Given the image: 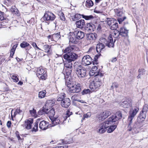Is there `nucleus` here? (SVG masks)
Returning <instances> with one entry per match:
<instances>
[{
    "instance_id": "4c0bfd02",
    "label": "nucleus",
    "mask_w": 148,
    "mask_h": 148,
    "mask_svg": "<svg viewBox=\"0 0 148 148\" xmlns=\"http://www.w3.org/2000/svg\"><path fill=\"white\" fill-rule=\"evenodd\" d=\"M54 104V102L51 100H48L47 101L45 104V107H51Z\"/></svg>"
},
{
    "instance_id": "2f4dec72",
    "label": "nucleus",
    "mask_w": 148,
    "mask_h": 148,
    "mask_svg": "<svg viewBox=\"0 0 148 148\" xmlns=\"http://www.w3.org/2000/svg\"><path fill=\"white\" fill-rule=\"evenodd\" d=\"M10 11L12 14L17 16L20 15V13L18 9L15 7H12L10 9Z\"/></svg>"
},
{
    "instance_id": "412c9836",
    "label": "nucleus",
    "mask_w": 148,
    "mask_h": 148,
    "mask_svg": "<svg viewBox=\"0 0 148 148\" xmlns=\"http://www.w3.org/2000/svg\"><path fill=\"white\" fill-rule=\"evenodd\" d=\"M139 108L137 107H134L132 108L129 112V116L134 117L138 112Z\"/></svg>"
},
{
    "instance_id": "a211bd4d",
    "label": "nucleus",
    "mask_w": 148,
    "mask_h": 148,
    "mask_svg": "<svg viewBox=\"0 0 148 148\" xmlns=\"http://www.w3.org/2000/svg\"><path fill=\"white\" fill-rule=\"evenodd\" d=\"M71 104V101L68 98H64L61 103V106L64 108L68 107Z\"/></svg>"
},
{
    "instance_id": "79ce46f5",
    "label": "nucleus",
    "mask_w": 148,
    "mask_h": 148,
    "mask_svg": "<svg viewBox=\"0 0 148 148\" xmlns=\"http://www.w3.org/2000/svg\"><path fill=\"white\" fill-rule=\"evenodd\" d=\"M73 142V139L71 138H70L68 140L66 138L64 140H63L62 143H63L64 144H68L72 143Z\"/></svg>"
},
{
    "instance_id": "7c9ffc66",
    "label": "nucleus",
    "mask_w": 148,
    "mask_h": 148,
    "mask_svg": "<svg viewBox=\"0 0 148 148\" xmlns=\"http://www.w3.org/2000/svg\"><path fill=\"white\" fill-rule=\"evenodd\" d=\"M47 114H48L50 119H51V118H53L55 114V111L54 109L52 108L49 111H47Z\"/></svg>"
},
{
    "instance_id": "a18cd8bd",
    "label": "nucleus",
    "mask_w": 148,
    "mask_h": 148,
    "mask_svg": "<svg viewBox=\"0 0 148 148\" xmlns=\"http://www.w3.org/2000/svg\"><path fill=\"white\" fill-rule=\"evenodd\" d=\"M120 35V33L119 31L115 30L114 31V33L113 34V36L115 38H117L118 37L119 35Z\"/></svg>"
},
{
    "instance_id": "6ab92c4d",
    "label": "nucleus",
    "mask_w": 148,
    "mask_h": 148,
    "mask_svg": "<svg viewBox=\"0 0 148 148\" xmlns=\"http://www.w3.org/2000/svg\"><path fill=\"white\" fill-rule=\"evenodd\" d=\"M73 33L77 40L81 39L84 37V33L81 31H75Z\"/></svg>"
},
{
    "instance_id": "1a4fd4ad",
    "label": "nucleus",
    "mask_w": 148,
    "mask_h": 148,
    "mask_svg": "<svg viewBox=\"0 0 148 148\" xmlns=\"http://www.w3.org/2000/svg\"><path fill=\"white\" fill-rule=\"evenodd\" d=\"M122 117V114L120 111L116 112L114 115L110 117L108 120L111 123H114L116 121V124H118L117 121L119 119H121Z\"/></svg>"
},
{
    "instance_id": "f03ea898",
    "label": "nucleus",
    "mask_w": 148,
    "mask_h": 148,
    "mask_svg": "<svg viewBox=\"0 0 148 148\" xmlns=\"http://www.w3.org/2000/svg\"><path fill=\"white\" fill-rule=\"evenodd\" d=\"M103 75V74L101 73H99L96 75L93 82L90 85L89 87L92 90H95L101 85Z\"/></svg>"
},
{
    "instance_id": "37998d69",
    "label": "nucleus",
    "mask_w": 148,
    "mask_h": 148,
    "mask_svg": "<svg viewBox=\"0 0 148 148\" xmlns=\"http://www.w3.org/2000/svg\"><path fill=\"white\" fill-rule=\"evenodd\" d=\"M22 111L20 109V108H18L14 112L13 116L15 117L16 115L17 114H22Z\"/></svg>"
},
{
    "instance_id": "20e7f679",
    "label": "nucleus",
    "mask_w": 148,
    "mask_h": 148,
    "mask_svg": "<svg viewBox=\"0 0 148 148\" xmlns=\"http://www.w3.org/2000/svg\"><path fill=\"white\" fill-rule=\"evenodd\" d=\"M64 61V65L66 68L65 71L64 72V74L69 76L71 74L73 69V63L74 62L68 59H65Z\"/></svg>"
},
{
    "instance_id": "dca6fc26",
    "label": "nucleus",
    "mask_w": 148,
    "mask_h": 148,
    "mask_svg": "<svg viewBox=\"0 0 148 148\" xmlns=\"http://www.w3.org/2000/svg\"><path fill=\"white\" fill-rule=\"evenodd\" d=\"M120 106L124 108H129L132 105L131 101L129 99H126L124 101L120 103Z\"/></svg>"
},
{
    "instance_id": "473e14b6",
    "label": "nucleus",
    "mask_w": 148,
    "mask_h": 148,
    "mask_svg": "<svg viewBox=\"0 0 148 148\" xmlns=\"http://www.w3.org/2000/svg\"><path fill=\"white\" fill-rule=\"evenodd\" d=\"M105 47L104 44L102 43L97 44L96 46V51L98 53L100 52Z\"/></svg>"
},
{
    "instance_id": "0eeeda50",
    "label": "nucleus",
    "mask_w": 148,
    "mask_h": 148,
    "mask_svg": "<svg viewBox=\"0 0 148 148\" xmlns=\"http://www.w3.org/2000/svg\"><path fill=\"white\" fill-rule=\"evenodd\" d=\"M66 84L69 88V92L71 93H78L81 91V88L80 84H75L74 85L68 83H66Z\"/></svg>"
},
{
    "instance_id": "052dcab7",
    "label": "nucleus",
    "mask_w": 148,
    "mask_h": 148,
    "mask_svg": "<svg viewBox=\"0 0 148 148\" xmlns=\"http://www.w3.org/2000/svg\"><path fill=\"white\" fill-rule=\"evenodd\" d=\"M81 17V15L80 14H76L74 15V18L76 20L79 19Z\"/></svg>"
},
{
    "instance_id": "09e8293b",
    "label": "nucleus",
    "mask_w": 148,
    "mask_h": 148,
    "mask_svg": "<svg viewBox=\"0 0 148 148\" xmlns=\"http://www.w3.org/2000/svg\"><path fill=\"white\" fill-rule=\"evenodd\" d=\"M119 86V85L116 82H114L112 84V85L111 87V89H113L114 88H117Z\"/></svg>"
},
{
    "instance_id": "6e6d98bb",
    "label": "nucleus",
    "mask_w": 148,
    "mask_h": 148,
    "mask_svg": "<svg viewBox=\"0 0 148 148\" xmlns=\"http://www.w3.org/2000/svg\"><path fill=\"white\" fill-rule=\"evenodd\" d=\"M78 96L77 95H74L72 96L71 99L73 101H79V99H78L77 98Z\"/></svg>"
},
{
    "instance_id": "9d476101",
    "label": "nucleus",
    "mask_w": 148,
    "mask_h": 148,
    "mask_svg": "<svg viewBox=\"0 0 148 148\" xmlns=\"http://www.w3.org/2000/svg\"><path fill=\"white\" fill-rule=\"evenodd\" d=\"M46 72L42 67H39L37 69L36 75L39 78L42 80H45L47 77Z\"/></svg>"
},
{
    "instance_id": "c03bdc74",
    "label": "nucleus",
    "mask_w": 148,
    "mask_h": 148,
    "mask_svg": "<svg viewBox=\"0 0 148 148\" xmlns=\"http://www.w3.org/2000/svg\"><path fill=\"white\" fill-rule=\"evenodd\" d=\"M58 15L62 20L64 21L65 20L66 18L62 12H60L58 13Z\"/></svg>"
},
{
    "instance_id": "e2e57ef3",
    "label": "nucleus",
    "mask_w": 148,
    "mask_h": 148,
    "mask_svg": "<svg viewBox=\"0 0 148 148\" xmlns=\"http://www.w3.org/2000/svg\"><path fill=\"white\" fill-rule=\"evenodd\" d=\"M91 114L90 112H88L86 114H85L84 115V118H88L90 117L91 116Z\"/></svg>"
},
{
    "instance_id": "4be33fe9",
    "label": "nucleus",
    "mask_w": 148,
    "mask_h": 148,
    "mask_svg": "<svg viewBox=\"0 0 148 148\" xmlns=\"http://www.w3.org/2000/svg\"><path fill=\"white\" fill-rule=\"evenodd\" d=\"M48 126V123L45 121H42L40 123L39 127L42 130H46Z\"/></svg>"
},
{
    "instance_id": "ea45409f",
    "label": "nucleus",
    "mask_w": 148,
    "mask_h": 148,
    "mask_svg": "<svg viewBox=\"0 0 148 148\" xmlns=\"http://www.w3.org/2000/svg\"><path fill=\"white\" fill-rule=\"evenodd\" d=\"M115 12L116 15L119 17L122 16L123 14V12L121 11L120 9H116L114 10Z\"/></svg>"
},
{
    "instance_id": "774afa93",
    "label": "nucleus",
    "mask_w": 148,
    "mask_h": 148,
    "mask_svg": "<svg viewBox=\"0 0 148 148\" xmlns=\"http://www.w3.org/2000/svg\"><path fill=\"white\" fill-rule=\"evenodd\" d=\"M11 122L10 121H8L7 123V126L8 128H10L11 127Z\"/></svg>"
},
{
    "instance_id": "4d7b16f0",
    "label": "nucleus",
    "mask_w": 148,
    "mask_h": 148,
    "mask_svg": "<svg viewBox=\"0 0 148 148\" xmlns=\"http://www.w3.org/2000/svg\"><path fill=\"white\" fill-rule=\"evenodd\" d=\"M5 18L4 16V13L3 12L0 11V20L3 21L5 20Z\"/></svg>"
},
{
    "instance_id": "c85d7f7f",
    "label": "nucleus",
    "mask_w": 148,
    "mask_h": 148,
    "mask_svg": "<svg viewBox=\"0 0 148 148\" xmlns=\"http://www.w3.org/2000/svg\"><path fill=\"white\" fill-rule=\"evenodd\" d=\"M114 124H115V122L111 123L110 125H109V126L108 127L109 128L107 130V132L108 133H111L117 127L116 125H113Z\"/></svg>"
},
{
    "instance_id": "f704fd0d",
    "label": "nucleus",
    "mask_w": 148,
    "mask_h": 148,
    "mask_svg": "<svg viewBox=\"0 0 148 148\" xmlns=\"http://www.w3.org/2000/svg\"><path fill=\"white\" fill-rule=\"evenodd\" d=\"M40 118L37 119L36 122L34 123V126L33 127L32 129V132H36L38 130V123L40 120Z\"/></svg>"
},
{
    "instance_id": "f8f14e48",
    "label": "nucleus",
    "mask_w": 148,
    "mask_h": 148,
    "mask_svg": "<svg viewBox=\"0 0 148 148\" xmlns=\"http://www.w3.org/2000/svg\"><path fill=\"white\" fill-rule=\"evenodd\" d=\"M64 58L65 59H68L69 60L74 61L76 60L78 57V55L74 52H71L69 54H65L64 56Z\"/></svg>"
},
{
    "instance_id": "72a5a7b5",
    "label": "nucleus",
    "mask_w": 148,
    "mask_h": 148,
    "mask_svg": "<svg viewBox=\"0 0 148 148\" xmlns=\"http://www.w3.org/2000/svg\"><path fill=\"white\" fill-rule=\"evenodd\" d=\"M86 7L87 8H90L94 5L93 2L91 0H86L85 3Z\"/></svg>"
},
{
    "instance_id": "aec40b11",
    "label": "nucleus",
    "mask_w": 148,
    "mask_h": 148,
    "mask_svg": "<svg viewBox=\"0 0 148 148\" xmlns=\"http://www.w3.org/2000/svg\"><path fill=\"white\" fill-rule=\"evenodd\" d=\"M146 116V112H140L139 116L137 118V121L138 123V125L140 124V122H142L144 121Z\"/></svg>"
},
{
    "instance_id": "3c124183",
    "label": "nucleus",
    "mask_w": 148,
    "mask_h": 148,
    "mask_svg": "<svg viewBox=\"0 0 148 148\" xmlns=\"http://www.w3.org/2000/svg\"><path fill=\"white\" fill-rule=\"evenodd\" d=\"M148 109V105L147 104L145 105L143 108V110L142 111V112H146L147 113V112Z\"/></svg>"
},
{
    "instance_id": "69168bd1",
    "label": "nucleus",
    "mask_w": 148,
    "mask_h": 148,
    "mask_svg": "<svg viewBox=\"0 0 148 148\" xmlns=\"http://www.w3.org/2000/svg\"><path fill=\"white\" fill-rule=\"evenodd\" d=\"M16 136L18 138V140H21V138L20 137V135L19 134V133L18 132H16Z\"/></svg>"
},
{
    "instance_id": "f257e3e1",
    "label": "nucleus",
    "mask_w": 148,
    "mask_h": 148,
    "mask_svg": "<svg viewBox=\"0 0 148 148\" xmlns=\"http://www.w3.org/2000/svg\"><path fill=\"white\" fill-rule=\"evenodd\" d=\"M72 112L69 110H67L65 114H63V116L57 118L53 117L51 118V126L53 127L58 124H62L68 118L70 115L72 114Z\"/></svg>"
},
{
    "instance_id": "ddd939ff",
    "label": "nucleus",
    "mask_w": 148,
    "mask_h": 148,
    "mask_svg": "<svg viewBox=\"0 0 148 148\" xmlns=\"http://www.w3.org/2000/svg\"><path fill=\"white\" fill-rule=\"evenodd\" d=\"M55 18V15L52 13L49 12H46L45 13L43 17L45 21H53Z\"/></svg>"
},
{
    "instance_id": "338daca9",
    "label": "nucleus",
    "mask_w": 148,
    "mask_h": 148,
    "mask_svg": "<svg viewBox=\"0 0 148 148\" xmlns=\"http://www.w3.org/2000/svg\"><path fill=\"white\" fill-rule=\"evenodd\" d=\"M14 51V50H11L10 51V57H12L13 56L14 54V53L15 52Z\"/></svg>"
},
{
    "instance_id": "9b49d317",
    "label": "nucleus",
    "mask_w": 148,
    "mask_h": 148,
    "mask_svg": "<svg viewBox=\"0 0 148 148\" xmlns=\"http://www.w3.org/2000/svg\"><path fill=\"white\" fill-rule=\"evenodd\" d=\"M107 23L110 28L112 30H116L118 27V24L116 20L113 18H107Z\"/></svg>"
},
{
    "instance_id": "a19ab883",
    "label": "nucleus",
    "mask_w": 148,
    "mask_h": 148,
    "mask_svg": "<svg viewBox=\"0 0 148 148\" xmlns=\"http://www.w3.org/2000/svg\"><path fill=\"white\" fill-rule=\"evenodd\" d=\"M65 97V94L64 93H62L58 96L57 100L58 101H62L64 99Z\"/></svg>"
},
{
    "instance_id": "7ed1b4c3",
    "label": "nucleus",
    "mask_w": 148,
    "mask_h": 148,
    "mask_svg": "<svg viewBox=\"0 0 148 148\" xmlns=\"http://www.w3.org/2000/svg\"><path fill=\"white\" fill-rule=\"evenodd\" d=\"M75 72L78 77L81 79H84L87 76L86 69L80 65H75Z\"/></svg>"
},
{
    "instance_id": "2eb2a0df",
    "label": "nucleus",
    "mask_w": 148,
    "mask_h": 148,
    "mask_svg": "<svg viewBox=\"0 0 148 148\" xmlns=\"http://www.w3.org/2000/svg\"><path fill=\"white\" fill-rule=\"evenodd\" d=\"M92 62V59L89 55H86L84 56L82 59V64L84 66L90 64Z\"/></svg>"
},
{
    "instance_id": "393cba45",
    "label": "nucleus",
    "mask_w": 148,
    "mask_h": 148,
    "mask_svg": "<svg viewBox=\"0 0 148 148\" xmlns=\"http://www.w3.org/2000/svg\"><path fill=\"white\" fill-rule=\"evenodd\" d=\"M97 67V66H95L92 67L91 70L89 72V74L90 76H92L96 75L97 74L99 73H100L99 72H98Z\"/></svg>"
},
{
    "instance_id": "5701e85b",
    "label": "nucleus",
    "mask_w": 148,
    "mask_h": 148,
    "mask_svg": "<svg viewBox=\"0 0 148 148\" xmlns=\"http://www.w3.org/2000/svg\"><path fill=\"white\" fill-rule=\"evenodd\" d=\"M69 42L73 43H76L77 42V39L76 37L73 32L71 33L69 36Z\"/></svg>"
},
{
    "instance_id": "5fc2aeb1",
    "label": "nucleus",
    "mask_w": 148,
    "mask_h": 148,
    "mask_svg": "<svg viewBox=\"0 0 148 148\" xmlns=\"http://www.w3.org/2000/svg\"><path fill=\"white\" fill-rule=\"evenodd\" d=\"M126 18V17L125 16H124L123 17L118 18V21L119 24H121Z\"/></svg>"
},
{
    "instance_id": "0e129e2a",
    "label": "nucleus",
    "mask_w": 148,
    "mask_h": 148,
    "mask_svg": "<svg viewBox=\"0 0 148 148\" xmlns=\"http://www.w3.org/2000/svg\"><path fill=\"white\" fill-rule=\"evenodd\" d=\"M33 47L34 48H36L38 49H40L37 46L36 43L35 42H33L31 44Z\"/></svg>"
},
{
    "instance_id": "f3484780",
    "label": "nucleus",
    "mask_w": 148,
    "mask_h": 148,
    "mask_svg": "<svg viewBox=\"0 0 148 148\" xmlns=\"http://www.w3.org/2000/svg\"><path fill=\"white\" fill-rule=\"evenodd\" d=\"M33 122V119H29L25 121L24 124L23 125V126L27 129H30L31 128Z\"/></svg>"
},
{
    "instance_id": "cd10ccee",
    "label": "nucleus",
    "mask_w": 148,
    "mask_h": 148,
    "mask_svg": "<svg viewBox=\"0 0 148 148\" xmlns=\"http://www.w3.org/2000/svg\"><path fill=\"white\" fill-rule=\"evenodd\" d=\"M119 32L120 33V35L122 36L125 37L128 35V30L124 27L121 28Z\"/></svg>"
},
{
    "instance_id": "8fccbe9b",
    "label": "nucleus",
    "mask_w": 148,
    "mask_h": 148,
    "mask_svg": "<svg viewBox=\"0 0 148 148\" xmlns=\"http://www.w3.org/2000/svg\"><path fill=\"white\" fill-rule=\"evenodd\" d=\"M54 38H55L56 39H58L60 37V32H58L56 34H53L52 36Z\"/></svg>"
},
{
    "instance_id": "bf43d9fd",
    "label": "nucleus",
    "mask_w": 148,
    "mask_h": 148,
    "mask_svg": "<svg viewBox=\"0 0 148 148\" xmlns=\"http://www.w3.org/2000/svg\"><path fill=\"white\" fill-rule=\"evenodd\" d=\"M138 72L140 75H143L145 73V70L144 69H139L138 70Z\"/></svg>"
},
{
    "instance_id": "e433bc0d",
    "label": "nucleus",
    "mask_w": 148,
    "mask_h": 148,
    "mask_svg": "<svg viewBox=\"0 0 148 148\" xmlns=\"http://www.w3.org/2000/svg\"><path fill=\"white\" fill-rule=\"evenodd\" d=\"M46 92L45 90H42L39 92L38 97L40 99H42L45 97Z\"/></svg>"
},
{
    "instance_id": "a878e982",
    "label": "nucleus",
    "mask_w": 148,
    "mask_h": 148,
    "mask_svg": "<svg viewBox=\"0 0 148 148\" xmlns=\"http://www.w3.org/2000/svg\"><path fill=\"white\" fill-rule=\"evenodd\" d=\"M86 30L90 32L94 31L96 28L95 26L92 23H88L86 27Z\"/></svg>"
},
{
    "instance_id": "680f3d73",
    "label": "nucleus",
    "mask_w": 148,
    "mask_h": 148,
    "mask_svg": "<svg viewBox=\"0 0 148 148\" xmlns=\"http://www.w3.org/2000/svg\"><path fill=\"white\" fill-rule=\"evenodd\" d=\"M90 90L88 89L84 90L82 92V95H84L88 93L89 91Z\"/></svg>"
},
{
    "instance_id": "39448f33",
    "label": "nucleus",
    "mask_w": 148,
    "mask_h": 148,
    "mask_svg": "<svg viewBox=\"0 0 148 148\" xmlns=\"http://www.w3.org/2000/svg\"><path fill=\"white\" fill-rule=\"evenodd\" d=\"M134 118V117H132V116L129 115L128 118V122L129 123L128 126L127 130L129 131H132L133 133H134L135 132V131L134 132V131L136 128H140L141 127V126H140L139 125H138V122L135 123L134 125L133 126L132 123L133 122L132 120Z\"/></svg>"
},
{
    "instance_id": "49530a36",
    "label": "nucleus",
    "mask_w": 148,
    "mask_h": 148,
    "mask_svg": "<svg viewBox=\"0 0 148 148\" xmlns=\"http://www.w3.org/2000/svg\"><path fill=\"white\" fill-rule=\"evenodd\" d=\"M12 78L13 80V81L14 82H16L18 81V79L16 75H12Z\"/></svg>"
},
{
    "instance_id": "603ef678",
    "label": "nucleus",
    "mask_w": 148,
    "mask_h": 148,
    "mask_svg": "<svg viewBox=\"0 0 148 148\" xmlns=\"http://www.w3.org/2000/svg\"><path fill=\"white\" fill-rule=\"evenodd\" d=\"M83 18L86 20H90L93 18V16L92 15L90 16H84L82 15Z\"/></svg>"
},
{
    "instance_id": "bb28decb",
    "label": "nucleus",
    "mask_w": 148,
    "mask_h": 148,
    "mask_svg": "<svg viewBox=\"0 0 148 148\" xmlns=\"http://www.w3.org/2000/svg\"><path fill=\"white\" fill-rule=\"evenodd\" d=\"M97 37V35L95 33H90L87 34V39L88 40H95L96 39Z\"/></svg>"
},
{
    "instance_id": "423d86ee",
    "label": "nucleus",
    "mask_w": 148,
    "mask_h": 148,
    "mask_svg": "<svg viewBox=\"0 0 148 148\" xmlns=\"http://www.w3.org/2000/svg\"><path fill=\"white\" fill-rule=\"evenodd\" d=\"M111 123L109 120L106 121L105 122L99 124L97 128V132L100 134L104 133L106 130V128L109 126V125Z\"/></svg>"
},
{
    "instance_id": "de8ad7c7",
    "label": "nucleus",
    "mask_w": 148,
    "mask_h": 148,
    "mask_svg": "<svg viewBox=\"0 0 148 148\" xmlns=\"http://www.w3.org/2000/svg\"><path fill=\"white\" fill-rule=\"evenodd\" d=\"M103 114L104 115L105 117L106 118L111 114V112L109 111H105L103 112Z\"/></svg>"
},
{
    "instance_id": "6e6552de",
    "label": "nucleus",
    "mask_w": 148,
    "mask_h": 148,
    "mask_svg": "<svg viewBox=\"0 0 148 148\" xmlns=\"http://www.w3.org/2000/svg\"><path fill=\"white\" fill-rule=\"evenodd\" d=\"M115 41L113 42V39L111 36L110 35L108 38L107 41H106V39L103 38H101L99 39L100 43H105L106 44V45L109 48L113 47L114 46V43Z\"/></svg>"
},
{
    "instance_id": "c9c22d12",
    "label": "nucleus",
    "mask_w": 148,
    "mask_h": 148,
    "mask_svg": "<svg viewBox=\"0 0 148 148\" xmlns=\"http://www.w3.org/2000/svg\"><path fill=\"white\" fill-rule=\"evenodd\" d=\"M20 46L21 48H25L26 47H28L29 49L32 48L31 46L28 43L25 41H23L20 44Z\"/></svg>"
},
{
    "instance_id": "13d9d810",
    "label": "nucleus",
    "mask_w": 148,
    "mask_h": 148,
    "mask_svg": "<svg viewBox=\"0 0 148 148\" xmlns=\"http://www.w3.org/2000/svg\"><path fill=\"white\" fill-rule=\"evenodd\" d=\"M98 56L96 55L94 57V61H93V64H98L97 59L98 58Z\"/></svg>"
},
{
    "instance_id": "4468645a",
    "label": "nucleus",
    "mask_w": 148,
    "mask_h": 148,
    "mask_svg": "<svg viewBox=\"0 0 148 148\" xmlns=\"http://www.w3.org/2000/svg\"><path fill=\"white\" fill-rule=\"evenodd\" d=\"M79 50V49L75 45H72L66 47L64 50H63L64 53H66V54H69L72 52L77 51Z\"/></svg>"
},
{
    "instance_id": "b1692460",
    "label": "nucleus",
    "mask_w": 148,
    "mask_h": 148,
    "mask_svg": "<svg viewBox=\"0 0 148 148\" xmlns=\"http://www.w3.org/2000/svg\"><path fill=\"white\" fill-rule=\"evenodd\" d=\"M85 21L84 19H81L76 22L75 24L78 28H82L85 26Z\"/></svg>"
},
{
    "instance_id": "58836bf2",
    "label": "nucleus",
    "mask_w": 148,
    "mask_h": 148,
    "mask_svg": "<svg viewBox=\"0 0 148 148\" xmlns=\"http://www.w3.org/2000/svg\"><path fill=\"white\" fill-rule=\"evenodd\" d=\"M48 109L47 108H42L38 112V114L40 115H41L45 113L47 114V112L48 111Z\"/></svg>"
},
{
    "instance_id": "c756f323",
    "label": "nucleus",
    "mask_w": 148,
    "mask_h": 148,
    "mask_svg": "<svg viewBox=\"0 0 148 148\" xmlns=\"http://www.w3.org/2000/svg\"><path fill=\"white\" fill-rule=\"evenodd\" d=\"M51 46L48 45H44L43 46V49L48 54L50 55L51 53V51L50 49Z\"/></svg>"
},
{
    "instance_id": "864d4df0",
    "label": "nucleus",
    "mask_w": 148,
    "mask_h": 148,
    "mask_svg": "<svg viewBox=\"0 0 148 148\" xmlns=\"http://www.w3.org/2000/svg\"><path fill=\"white\" fill-rule=\"evenodd\" d=\"M29 112L32 116H35L36 115V110L34 109L32 110H30Z\"/></svg>"
}]
</instances>
